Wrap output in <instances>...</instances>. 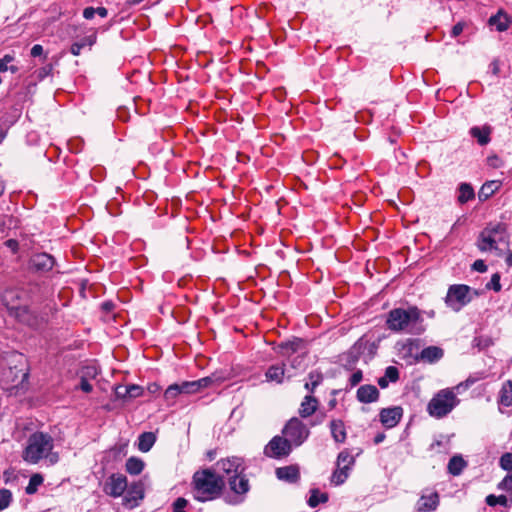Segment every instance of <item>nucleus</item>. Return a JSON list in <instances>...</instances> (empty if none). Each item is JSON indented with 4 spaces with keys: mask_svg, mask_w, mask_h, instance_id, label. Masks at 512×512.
I'll list each match as a JSON object with an SVG mask.
<instances>
[{
    "mask_svg": "<svg viewBox=\"0 0 512 512\" xmlns=\"http://www.w3.org/2000/svg\"><path fill=\"white\" fill-rule=\"evenodd\" d=\"M193 482L195 499L201 502L216 498L224 487L222 477L209 469L196 472Z\"/></svg>",
    "mask_w": 512,
    "mask_h": 512,
    "instance_id": "2",
    "label": "nucleus"
},
{
    "mask_svg": "<svg viewBox=\"0 0 512 512\" xmlns=\"http://www.w3.org/2000/svg\"><path fill=\"white\" fill-rule=\"evenodd\" d=\"M31 265L37 271H49L54 266V259L46 253L36 254L31 259Z\"/></svg>",
    "mask_w": 512,
    "mask_h": 512,
    "instance_id": "14",
    "label": "nucleus"
},
{
    "mask_svg": "<svg viewBox=\"0 0 512 512\" xmlns=\"http://www.w3.org/2000/svg\"><path fill=\"white\" fill-rule=\"evenodd\" d=\"M510 23V17L502 10H499L497 14L491 16L488 20V24L490 26H495L500 32L507 30Z\"/></svg>",
    "mask_w": 512,
    "mask_h": 512,
    "instance_id": "19",
    "label": "nucleus"
},
{
    "mask_svg": "<svg viewBox=\"0 0 512 512\" xmlns=\"http://www.w3.org/2000/svg\"><path fill=\"white\" fill-rule=\"evenodd\" d=\"M95 14H96L95 13V8H93V7H87L83 11V16L86 19H92Z\"/></svg>",
    "mask_w": 512,
    "mask_h": 512,
    "instance_id": "55",
    "label": "nucleus"
},
{
    "mask_svg": "<svg viewBox=\"0 0 512 512\" xmlns=\"http://www.w3.org/2000/svg\"><path fill=\"white\" fill-rule=\"evenodd\" d=\"M362 380V372L360 370L354 372L350 377L351 386L357 385Z\"/></svg>",
    "mask_w": 512,
    "mask_h": 512,
    "instance_id": "50",
    "label": "nucleus"
},
{
    "mask_svg": "<svg viewBox=\"0 0 512 512\" xmlns=\"http://www.w3.org/2000/svg\"><path fill=\"white\" fill-rule=\"evenodd\" d=\"M144 468V462L135 457H131L126 462V471L131 475H138Z\"/></svg>",
    "mask_w": 512,
    "mask_h": 512,
    "instance_id": "29",
    "label": "nucleus"
},
{
    "mask_svg": "<svg viewBox=\"0 0 512 512\" xmlns=\"http://www.w3.org/2000/svg\"><path fill=\"white\" fill-rule=\"evenodd\" d=\"M500 466L507 471L512 470V453H505L500 458Z\"/></svg>",
    "mask_w": 512,
    "mask_h": 512,
    "instance_id": "42",
    "label": "nucleus"
},
{
    "mask_svg": "<svg viewBox=\"0 0 512 512\" xmlns=\"http://www.w3.org/2000/svg\"><path fill=\"white\" fill-rule=\"evenodd\" d=\"M379 391L374 385H363L357 391V398L360 402L371 403L377 400Z\"/></svg>",
    "mask_w": 512,
    "mask_h": 512,
    "instance_id": "18",
    "label": "nucleus"
},
{
    "mask_svg": "<svg viewBox=\"0 0 512 512\" xmlns=\"http://www.w3.org/2000/svg\"><path fill=\"white\" fill-rule=\"evenodd\" d=\"M268 382H276L281 384L285 377V364H276L270 366L265 373Z\"/></svg>",
    "mask_w": 512,
    "mask_h": 512,
    "instance_id": "20",
    "label": "nucleus"
},
{
    "mask_svg": "<svg viewBox=\"0 0 512 512\" xmlns=\"http://www.w3.org/2000/svg\"><path fill=\"white\" fill-rule=\"evenodd\" d=\"M95 13L101 16L102 18L107 16V9L104 7H98L95 9Z\"/></svg>",
    "mask_w": 512,
    "mask_h": 512,
    "instance_id": "58",
    "label": "nucleus"
},
{
    "mask_svg": "<svg viewBox=\"0 0 512 512\" xmlns=\"http://www.w3.org/2000/svg\"><path fill=\"white\" fill-rule=\"evenodd\" d=\"M102 309L106 312H110L113 307H114V304L111 302V301H107V302H104L102 305H101Z\"/></svg>",
    "mask_w": 512,
    "mask_h": 512,
    "instance_id": "56",
    "label": "nucleus"
},
{
    "mask_svg": "<svg viewBox=\"0 0 512 512\" xmlns=\"http://www.w3.org/2000/svg\"><path fill=\"white\" fill-rule=\"evenodd\" d=\"M335 405H336V400H335V399H333V400H331V401L329 402V406H330V408H334V407H335Z\"/></svg>",
    "mask_w": 512,
    "mask_h": 512,
    "instance_id": "63",
    "label": "nucleus"
},
{
    "mask_svg": "<svg viewBox=\"0 0 512 512\" xmlns=\"http://www.w3.org/2000/svg\"><path fill=\"white\" fill-rule=\"evenodd\" d=\"M276 475L281 480H286L288 482H295L299 478V471L294 466H287L278 468L276 470Z\"/></svg>",
    "mask_w": 512,
    "mask_h": 512,
    "instance_id": "23",
    "label": "nucleus"
},
{
    "mask_svg": "<svg viewBox=\"0 0 512 512\" xmlns=\"http://www.w3.org/2000/svg\"><path fill=\"white\" fill-rule=\"evenodd\" d=\"M465 461L460 456H454L450 459L448 464L449 472L453 475H459L465 467Z\"/></svg>",
    "mask_w": 512,
    "mask_h": 512,
    "instance_id": "31",
    "label": "nucleus"
},
{
    "mask_svg": "<svg viewBox=\"0 0 512 512\" xmlns=\"http://www.w3.org/2000/svg\"><path fill=\"white\" fill-rule=\"evenodd\" d=\"M291 444L286 438L280 436L273 437L266 445L264 453L271 458H281L288 456L291 452Z\"/></svg>",
    "mask_w": 512,
    "mask_h": 512,
    "instance_id": "9",
    "label": "nucleus"
},
{
    "mask_svg": "<svg viewBox=\"0 0 512 512\" xmlns=\"http://www.w3.org/2000/svg\"><path fill=\"white\" fill-rule=\"evenodd\" d=\"M283 434L291 445L300 446L308 438L310 431L299 418L293 417L285 425Z\"/></svg>",
    "mask_w": 512,
    "mask_h": 512,
    "instance_id": "8",
    "label": "nucleus"
},
{
    "mask_svg": "<svg viewBox=\"0 0 512 512\" xmlns=\"http://www.w3.org/2000/svg\"><path fill=\"white\" fill-rule=\"evenodd\" d=\"M6 244H7L8 247H10L13 250H16V248L18 246V243L15 240H12V239L7 240Z\"/></svg>",
    "mask_w": 512,
    "mask_h": 512,
    "instance_id": "59",
    "label": "nucleus"
},
{
    "mask_svg": "<svg viewBox=\"0 0 512 512\" xmlns=\"http://www.w3.org/2000/svg\"><path fill=\"white\" fill-rule=\"evenodd\" d=\"M459 403L453 389H442L429 401L428 413L435 418H442L449 414Z\"/></svg>",
    "mask_w": 512,
    "mask_h": 512,
    "instance_id": "6",
    "label": "nucleus"
},
{
    "mask_svg": "<svg viewBox=\"0 0 512 512\" xmlns=\"http://www.w3.org/2000/svg\"><path fill=\"white\" fill-rule=\"evenodd\" d=\"M401 417L402 409L400 407L386 408L380 412V421L387 428L396 426Z\"/></svg>",
    "mask_w": 512,
    "mask_h": 512,
    "instance_id": "12",
    "label": "nucleus"
},
{
    "mask_svg": "<svg viewBox=\"0 0 512 512\" xmlns=\"http://www.w3.org/2000/svg\"><path fill=\"white\" fill-rule=\"evenodd\" d=\"M498 402L506 407L512 405V381H507L503 384L499 392Z\"/></svg>",
    "mask_w": 512,
    "mask_h": 512,
    "instance_id": "26",
    "label": "nucleus"
},
{
    "mask_svg": "<svg viewBox=\"0 0 512 512\" xmlns=\"http://www.w3.org/2000/svg\"><path fill=\"white\" fill-rule=\"evenodd\" d=\"M384 438H385V435H384V434H378V435L375 437L374 442H375L376 444H379V443H381V442L384 440Z\"/></svg>",
    "mask_w": 512,
    "mask_h": 512,
    "instance_id": "61",
    "label": "nucleus"
},
{
    "mask_svg": "<svg viewBox=\"0 0 512 512\" xmlns=\"http://www.w3.org/2000/svg\"><path fill=\"white\" fill-rule=\"evenodd\" d=\"M148 389L151 393H156L159 390V386L157 384H151Z\"/></svg>",
    "mask_w": 512,
    "mask_h": 512,
    "instance_id": "60",
    "label": "nucleus"
},
{
    "mask_svg": "<svg viewBox=\"0 0 512 512\" xmlns=\"http://www.w3.org/2000/svg\"><path fill=\"white\" fill-rule=\"evenodd\" d=\"M43 482V477L40 474H34L29 480V484L26 487L27 494H33L36 492L37 487Z\"/></svg>",
    "mask_w": 512,
    "mask_h": 512,
    "instance_id": "37",
    "label": "nucleus"
},
{
    "mask_svg": "<svg viewBox=\"0 0 512 512\" xmlns=\"http://www.w3.org/2000/svg\"><path fill=\"white\" fill-rule=\"evenodd\" d=\"M127 489V479L122 474L111 475L105 483L104 491L106 494L119 497Z\"/></svg>",
    "mask_w": 512,
    "mask_h": 512,
    "instance_id": "11",
    "label": "nucleus"
},
{
    "mask_svg": "<svg viewBox=\"0 0 512 512\" xmlns=\"http://www.w3.org/2000/svg\"><path fill=\"white\" fill-rule=\"evenodd\" d=\"M463 29H464V24L461 22L457 23L452 28V31H451L452 36L457 37L458 35H460L462 33Z\"/></svg>",
    "mask_w": 512,
    "mask_h": 512,
    "instance_id": "51",
    "label": "nucleus"
},
{
    "mask_svg": "<svg viewBox=\"0 0 512 512\" xmlns=\"http://www.w3.org/2000/svg\"><path fill=\"white\" fill-rule=\"evenodd\" d=\"M80 388L86 393L92 391V385L84 377L81 379Z\"/></svg>",
    "mask_w": 512,
    "mask_h": 512,
    "instance_id": "52",
    "label": "nucleus"
},
{
    "mask_svg": "<svg viewBox=\"0 0 512 512\" xmlns=\"http://www.w3.org/2000/svg\"><path fill=\"white\" fill-rule=\"evenodd\" d=\"M115 396L118 399L129 400L127 385H118L115 388Z\"/></svg>",
    "mask_w": 512,
    "mask_h": 512,
    "instance_id": "44",
    "label": "nucleus"
},
{
    "mask_svg": "<svg viewBox=\"0 0 512 512\" xmlns=\"http://www.w3.org/2000/svg\"><path fill=\"white\" fill-rule=\"evenodd\" d=\"M463 386L468 387V383H465V384H464V383H460V384H459V385H457L455 388H456L457 390H459V389H460L461 387H463Z\"/></svg>",
    "mask_w": 512,
    "mask_h": 512,
    "instance_id": "64",
    "label": "nucleus"
},
{
    "mask_svg": "<svg viewBox=\"0 0 512 512\" xmlns=\"http://www.w3.org/2000/svg\"><path fill=\"white\" fill-rule=\"evenodd\" d=\"M330 429L333 439L336 442H344L346 439V432L344 424L341 420H333L330 423Z\"/></svg>",
    "mask_w": 512,
    "mask_h": 512,
    "instance_id": "25",
    "label": "nucleus"
},
{
    "mask_svg": "<svg viewBox=\"0 0 512 512\" xmlns=\"http://www.w3.org/2000/svg\"><path fill=\"white\" fill-rule=\"evenodd\" d=\"M472 269L477 271V272H480V273H483V272H486L487 270V266L486 264L484 263L483 260H476L473 265H472Z\"/></svg>",
    "mask_w": 512,
    "mask_h": 512,
    "instance_id": "48",
    "label": "nucleus"
},
{
    "mask_svg": "<svg viewBox=\"0 0 512 512\" xmlns=\"http://www.w3.org/2000/svg\"><path fill=\"white\" fill-rule=\"evenodd\" d=\"M489 69L491 71V73L495 76H497L500 72V66H499V62L498 60H494L490 66H489Z\"/></svg>",
    "mask_w": 512,
    "mask_h": 512,
    "instance_id": "54",
    "label": "nucleus"
},
{
    "mask_svg": "<svg viewBox=\"0 0 512 512\" xmlns=\"http://www.w3.org/2000/svg\"><path fill=\"white\" fill-rule=\"evenodd\" d=\"M275 352L282 357L290 358L295 353H304L305 343L300 338L281 342L275 347Z\"/></svg>",
    "mask_w": 512,
    "mask_h": 512,
    "instance_id": "10",
    "label": "nucleus"
},
{
    "mask_svg": "<svg viewBox=\"0 0 512 512\" xmlns=\"http://www.w3.org/2000/svg\"><path fill=\"white\" fill-rule=\"evenodd\" d=\"M328 501V495L326 493L319 494V491L314 489L311 491V495L308 499V505L310 507H316L319 503H325Z\"/></svg>",
    "mask_w": 512,
    "mask_h": 512,
    "instance_id": "34",
    "label": "nucleus"
},
{
    "mask_svg": "<svg viewBox=\"0 0 512 512\" xmlns=\"http://www.w3.org/2000/svg\"><path fill=\"white\" fill-rule=\"evenodd\" d=\"M389 380L383 376V377H380L379 380H378V384L381 388H386L389 384Z\"/></svg>",
    "mask_w": 512,
    "mask_h": 512,
    "instance_id": "57",
    "label": "nucleus"
},
{
    "mask_svg": "<svg viewBox=\"0 0 512 512\" xmlns=\"http://www.w3.org/2000/svg\"><path fill=\"white\" fill-rule=\"evenodd\" d=\"M156 441V436L153 432H144L139 436L138 449L141 452H148Z\"/></svg>",
    "mask_w": 512,
    "mask_h": 512,
    "instance_id": "24",
    "label": "nucleus"
},
{
    "mask_svg": "<svg viewBox=\"0 0 512 512\" xmlns=\"http://www.w3.org/2000/svg\"><path fill=\"white\" fill-rule=\"evenodd\" d=\"M470 134L477 139L480 145H486L490 141L491 127L488 125L483 127L475 126L470 129Z\"/></svg>",
    "mask_w": 512,
    "mask_h": 512,
    "instance_id": "22",
    "label": "nucleus"
},
{
    "mask_svg": "<svg viewBox=\"0 0 512 512\" xmlns=\"http://www.w3.org/2000/svg\"><path fill=\"white\" fill-rule=\"evenodd\" d=\"M214 382L213 377H204L199 380L183 382L181 384L184 394H191L200 391L203 388L210 386Z\"/></svg>",
    "mask_w": 512,
    "mask_h": 512,
    "instance_id": "15",
    "label": "nucleus"
},
{
    "mask_svg": "<svg viewBox=\"0 0 512 512\" xmlns=\"http://www.w3.org/2000/svg\"><path fill=\"white\" fill-rule=\"evenodd\" d=\"M477 296H479V292L471 289L467 285H452L448 289L445 303L453 311L458 312Z\"/></svg>",
    "mask_w": 512,
    "mask_h": 512,
    "instance_id": "7",
    "label": "nucleus"
},
{
    "mask_svg": "<svg viewBox=\"0 0 512 512\" xmlns=\"http://www.w3.org/2000/svg\"><path fill=\"white\" fill-rule=\"evenodd\" d=\"M486 288L493 289L496 292L501 290L500 275L498 273L492 275L490 282L486 284Z\"/></svg>",
    "mask_w": 512,
    "mask_h": 512,
    "instance_id": "41",
    "label": "nucleus"
},
{
    "mask_svg": "<svg viewBox=\"0 0 512 512\" xmlns=\"http://www.w3.org/2000/svg\"><path fill=\"white\" fill-rule=\"evenodd\" d=\"M43 54V47L39 44H36L32 47L31 49V55L33 57H38V56H41Z\"/></svg>",
    "mask_w": 512,
    "mask_h": 512,
    "instance_id": "53",
    "label": "nucleus"
},
{
    "mask_svg": "<svg viewBox=\"0 0 512 512\" xmlns=\"http://www.w3.org/2000/svg\"><path fill=\"white\" fill-rule=\"evenodd\" d=\"M318 405L319 402L315 397L311 395H306L300 404L299 415L302 418L310 417L312 414L316 412Z\"/></svg>",
    "mask_w": 512,
    "mask_h": 512,
    "instance_id": "16",
    "label": "nucleus"
},
{
    "mask_svg": "<svg viewBox=\"0 0 512 512\" xmlns=\"http://www.w3.org/2000/svg\"><path fill=\"white\" fill-rule=\"evenodd\" d=\"M54 447L53 438L46 433L36 432L30 435L27 446L23 451L22 458L30 464H36L41 459H48L50 464L58 462L57 453L52 452Z\"/></svg>",
    "mask_w": 512,
    "mask_h": 512,
    "instance_id": "1",
    "label": "nucleus"
},
{
    "mask_svg": "<svg viewBox=\"0 0 512 512\" xmlns=\"http://www.w3.org/2000/svg\"><path fill=\"white\" fill-rule=\"evenodd\" d=\"M506 263L509 265V266H512V251L508 254V256L506 257Z\"/></svg>",
    "mask_w": 512,
    "mask_h": 512,
    "instance_id": "62",
    "label": "nucleus"
},
{
    "mask_svg": "<svg viewBox=\"0 0 512 512\" xmlns=\"http://www.w3.org/2000/svg\"><path fill=\"white\" fill-rule=\"evenodd\" d=\"M144 491L141 484H133L128 490L127 495L124 498L125 505L128 508H133L137 505L138 501L143 499Z\"/></svg>",
    "mask_w": 512,
    "mask_h": 512,
    "instance_id": "17",
    "label": "nucleus"
},
{
    "mask_svg": "<svg viewBox=\"0 0 512 512\" xmlns=\"http://www.w3.org/2000/svg\"><path fill=\"white\" fill-rule=\"evenodd\" d=\"M11 492L7 489L0 490V510H3L9 506L11 501Z\"/></svg>",
    "mask_w": 512,
    "mask_h": 512,
    "instance_id": "40",
    "label": "nucleus"
},
{
    "mask_svg": "<svg viewBox=\"0 0 512 512\" xmlns=\"http://www.w3.org/2000/svg\"><path fill=\"white\" fill-rule=\"evenodd\" d=\"M52 69H53V66L52 64H47L46 66H44L43 68H41L39 71H38V76L39 78L43 79L47 76L50 75V73L52 72Z\"/></svg>",
    "mask_w": 512,
    "mask_h": 512,
    "instance_id": "49",
    "label": "nucleus"
},
{
    "mask_svg": "<svg viewBox=\"0 0 512 512\" xmlns=\"http://www.w3.org/2000/svg\"><path fill=\"white\" fill-rule=\"evenodd\" d=\"M420 319V312L416 307L395 308L388 313L386 325L394 332L414 333Z\"/></svg>",
    "mask_w": 512,
    "mask_h": 512,
    "instance_id": "3",
    "label": "nucleus"
},
{
    "mask_svg": "<svg viewBox=\"0 0 512 512\" xmlns=\"http://www.w3.org/2000/svg\"><path fill=\"white\" fill-rule=\"evenodd\" d=\"M128 387V394H129V400L138 398L143 393V388L138 385H127Z\"/></svg>",
    "mask_w": 512,
    "mask_h": 512,
    "instance_id": "43",
    "label": "nucleus"
},
{
    "mask_svg": "<svg viewBox=\"0 0 512 512\" xmlns=\"http://www.w3.org/2000/svg\"><path fill=\"white\" fill-rule=\"evenodd\" d=\"M354 462V457L350 454V452L344 450L339 453L337 457L336 466H343L345 468L351 469V467L354 465Z\"/></svg>",
    "mask_w": 512,
    "mask_h": 512,
    "instance_id": "32",
    "label": "nucleus"
},
{
    "mask_svg": "<svg viewBox=\"0 0 512 512\" xmlns=\"http://www.w3.org/2000/svg\"><path fill=\"white\" fill-rule=\"evenodd\" d=\"M498 488L507 492H512V475H507L499 483Z\"/></svg>",
    "mask_w": 512,
    "mask_h": 512,
    "instance_id": "46",
    "label": "nucleus"
},
{
    "mask_svg": "<svg viewBox=\"0 0 512 512\" xmlns=\"http://www.w3.org/2000/svg\"><path fill=\"white\" fill-rule=\"evenodd\" d=\"M349 471V468L336 466V469L331 476V483L336 486L343 484L349 476Z\"/></svg>",
    "mask_w": 512,
    "mask_h": 512,
    "instance_id": "28",
    "label": "nucleus"
},
{
    "mask_svg": "<svg viewBox=\"0 0 512 512\" xmlns=\"http://www.w3.org/2000/svg\"><path fill=\"white\" fill-rule=\"evenodd\" d=\"M443 350L437 346L424 348L420 353V360L427 363H434L443 357Z\"/></svg>",
    "mask_w": 512,
    "mask_h": 512,
    "instance_id": "21",
    "label": "nucleus"
},
{
    "mask_svg": "<svg viewBox=\"0 0 512 512\" xmlns=\"http://www.w3.org/2000/svg\"><path fill=\"white\" fill-rule=\"evenodd\" d=\"M14 60L13 56L5 55L0 59V72L11 71L12 73H16L18 71V67L14 65H8Z\"/></svg>",
    "mask_w": 512,
    "mask_h": 512,
    "instance_id": "36",
    "label": "nucleus"
},
{
    "mask_svg": "<svg viewBox=\"0 0 512 512\" xmlns=\"http://www.w3.org/2000/svg\"><path fill=\"white\" fill-rule=\"evenodd\" d=\"M179 394H184V392L182 391L181 384H173L166 389L164 397L166 398V400H173Z\"/></svg>",
    "mask_w": 512,
    "mask_h": 512,
    "instance_id": "38",
    "label": "nucleus"
},
{
    "mask_svg": "<svg viewBox=\"0 0 512 512\" xmlns=\"http://www.w3.org/2000/svg\"><path fill=\"white\" fill-rule=\"evenodd\" d=\"M500 187V183L498 181H489L486 182L479 191V199L481 201L487 200L491 197Z\"/></svg>",
    "mask_w": 512,
    "mask_h": 512,
    "instance_id": "27",
    "label": "nucleus"
},
{
    "mask_svg": "<svg viewBox=\"0 0 512 512\" xmlns=\"http://www.w3.org/2000/svg\"><path fill=\"white\" fill-rule=\"evenodd\" d=\"M506 242V227L502 223L488 225L480 233L477 241V247L482 252L495 251L497 255H501L498 244Z\"/></svg>",
    "mask_w": 512,
    "mask_h": 512,
    "instance_id": "5",
    "label": "nucleus"
},
{
    "mask_svg": "<svg viewBox=\"0 0 512 512\" xmlns=\"http://www.w3.org/2000/svg\"><path fill=\"white\" fill-rule=\"evenodd\" d=\"M220 471L227 477L231 490L237 494H245L249 491V482L242 475L244 467L238 457L222 459L217 462Z\"/></svg>",
    "mask_w": 512,
    "mask_h": 512,
    "instance_id": "4",
    "label": "nucleus"
},
{
    "mask_svg": "<svg viewBox=\"0 0 512 512\" xmlns=\"http://www.w3.org/2000/svg\"><path fill=\"white\" fill-rule=\"evenodd\" d=\"M187 500L185 498H178L173 504V512H185V507L187 505Z\"/></svg>",
    "mask_w": 512,
    "mask_h": 512,
    "instance_id": "47",
    "label": "nucleus"
},
{
    "mask_svg": "<svg viewBox=\"0 0 512 512\" xmlns=\"http://www.w3.org/2000/svg\"><path fill=\"white\" fill-rule=\"evenodd\" d=\"M96 41V36L91 35L88 37H85L80 42L74 43L71 46V53L75 56H78L81 53V49L85 46H92Z\"/></svg>",
    "mask_w": 512,
    "mask_h": 512,
    "instance_id": "30",
    "label": "nucleus"
},
{
    "mask_svg": "<svg viewBox=\"0 0 512 512\" xmlns=\"http://www.w3.org/2000/svg\"><path fill=\"white\" fill-rule=\"evenodd\" d=\"M507 502H508L507 497L504 496V495H500V496L488 495L486 497V503L489 506H495L497 504L502 505V506H506Z\"/></svg>",
    "mask_w": 512,
    "mask_h": 512,
    "instance_id": "39",
    "label": "nucleus"
},
{
    "mask_svg": "<svg viewBox=\"0 0 512 512\" xmlns=\"http://www.w3.org/2000/svg\"><path fill=\"white\" fill-rule=\"evenodd\" d=\"M474 197L473 188L466 183L460 185L458 201L460 203H466Z\"/></svg>",
    "mask_w": 512,
    "mask_h": 512,
    "instance_id": "33",
    "label": "nucleus"
},
{
    "mask_svg": "<svg viewBox=\"0 0 512 512\" xmlns=\"http://www.w3.org/2000/svg\"><path fill=\"white\" fill-rule=\"evenodd\" d=\"M439 504V496L436 492L428 495H422L416 504V510L419 512H429L437 508Z\"/></svg>",
    "mask_w": 512,
    "mask_h": 512,
    "instance_id": "13",
    "label": "nucleus"
},
{
    "mask_svg": "<svg viewBox=\"0 0 512 512\" xmlns=\"http://www.w3.org/2000/svg\"><path fill=\"white\" fill-rule=\"evenodd\" d=\"M390 382H395L398 380L399 372L398 369L394 366H389L385 370L384 375Z\"/></svg>",
    "mask_w": 512,
    "mask_h": 512,
    "instance_id": "45",
    "label": "nucleus"
},
{
    "mask_svg": "<svg viewBox=\"0 0 512 512\" xmlns=\"http://www.w3.org/2000/svg\"><path fill=\"white\" fill-rule=\"evenodd\" d=\"M323 377L319 373H310L309 374V381L305 383V388L310 391L314 392L315 388L322 382Z\"/></svg>",
    "mask_w": 512,
    "mask_h": 512,
    "instance_id": "35",
    "label": "nucleus"
}]
</instances>
